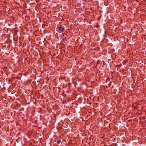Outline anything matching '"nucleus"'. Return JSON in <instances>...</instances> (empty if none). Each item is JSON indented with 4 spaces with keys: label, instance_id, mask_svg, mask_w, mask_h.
<instances>
[{
    "label": "nucleus",
    "instance_id": "7ed1b4c3",
    "mask_svg": "<svg viewBox=\"0 0 146 146\" xmlns=\"http://www.w3.org/2000/svg\"><path fill=\"white\" fill-rule=\"evenodd\" d=\"M65 39H66L65 38H64L63 39V40H65Z\"/></svg>",
    "mask_w": 146,
    "mask_h": 146
},
{
    "label": "nucleus",
    "instance_id": "f257e3e1",
    "mask_svg": "<svg viewBox=\"0 0 146 146\" xmlns=\"http://www.w3.org/2000/svg\"><path fill=\"white\" fill-rule=\"evenodd\" d=\"M58 30L61 33L63 32L64 30V27L61 26L59 27Z\"/></svg>",
    "mask_w": 146,
    "mask_h": 146
},
{
    "label": "nucleus",
    "instance_id": "f03ea898",
    "mask_svg": "<svg viewBox=\"0 0 146 146\" xmlns=\"http://www.w3.org/2000/svg\"><path fill=\"white\" fill-rule=\"evenodd\" d=\"M61 140H58L57 141V143L58 144H60V143L61 142Z\"/></svg>",
    "mask_w": 146,
    "mask_h": 146
}]
</instances>
